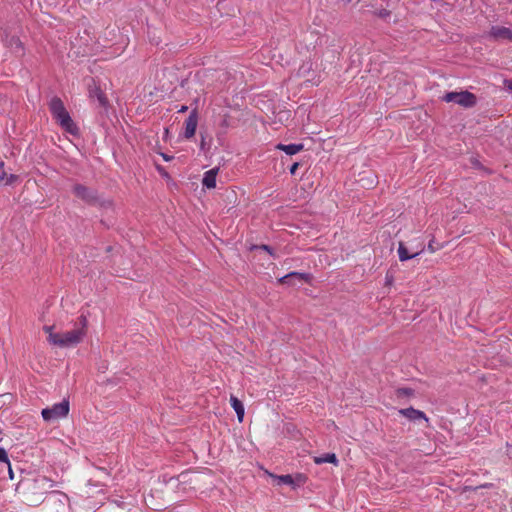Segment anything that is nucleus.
<instances>
[{"instance_id": "1", "label": "nucleus", "mask_w": 512, "mask_h": 512, "mask_svg": "<svg viewBox=\"0 0 512 512\" xmlns=\"http://www.w3.org/2000/svg\"><path fill=\"white\" fill-rule=\"evenodd\" d=\"M50 112L56 123L67 133L76 136L79 128L66 110L63 101L59 97H53L49 103Z\"/></svg>"}, {"instance_id": "2", "label": "nucleus", "mask_w": 512, "mask_h": 512, "mask_svg": "<svg viewBox=\"0 0 512 512\" xmlns=\"http://www.w3.org/2000/svg\"><path fill=\"white\" fill-rule=\"evenodd\" d=\"M80 327L75 328L71 331L59 333L58 335H53L54 346H58L61 348L73 347L78 345L84 339L87 333L88 320L86 316L81 315L79 317Z\"/></svg>"}, {"instance_id": "3", "label": "nucleus", "mask_w": 512, "mask_h": 512, "mask_svg": "<svg viewBox=\"0 0 512 512\" xmlns=\"http://www.w3.org/2000/svg\"><path fill=\"white\" fill-rule=\"evenodd\" d=\"M442 100L447 103H457L464 108H471L477 103L476 96L469 91L448 92L442 97Z\"/></svg>"}, {"instance_id": "4", "label": "nucleus", "mask_w": 512, "mask_h": 512, "mask_svg": "<svg viewBox=\"0 0 512 512\" xmlns=\"http://www.w3.org/2000/svg\"><path fill=\"white\" fill-rule=\"evenodd\" d=\"M69 413V401L63 400L60 403L54 404L50 408L42 410L41 414L45 421H55L61 418H65Z\"/></svg>"}, {"instance_id": "5", "label": "nucleus", "mask_w": 512, "mask_h": 512, "mask_svg": "<svg viewBox=\"0 0 512 512\" xmlns=\"http://www.w3.org/2000/svg\"><path fill=\"white\" fill-rule=\"evenodd\" d=\"M73 193L76 197L88 204H94L97 201L96 191L82 184L75 185L73 187Z\"/></svg>"}, {"instance_id": "6", "label": "nucleus", "mask_w": 512, "mask_h": 512, "mask_svg": "<svg viewBox=\"0 0 512 512\" xmlns=\"http://www.w3.org/2000/svg\"><path fill=\"white\" fill-rule=\"evenodd\" d=\"M398 413L410 421L424 420L429 423V418L426 416V414L423 411L413 407L399 409Z\"/></svg>"}, {"instance_id": "7", "label": "nucleus", "mask_w": 512, "mask_h": 512, "mask_svg": "<svg viewBox=\"0 0 512 512\" xmlns=\"http://www.w3.org/2000/svg\"><path fill=\"white\" fill-rule=\"evenodd\" d=\"M197 125H198V113H197V110L194 109L191 111L190 115L185 120L184 136L187 139L192 138L195 135Z\"/></svg>"}, {"instance_id": "8", "label": "nucleus", "mask_w": 512, "mask_h": 512, "mask_svg": "<svg viewBox=\"0 0 512 512\" xmlns=\"http://www.w3.org/2000/svg\"><path fill=\"white\" fill-rule=\"evenodd\" d=\"M489 36L495 40H509L512 41V30L503 26H492L489 31Z\"/></svg>"}, {"instance_id": "9", "label": "nucleus", "mask_w": 512, "mask_h": 512, "mask_svg": "<svg viewBox=\"0 0 512 512\" xmlns=\"http://www.w3.org/2000/svg\"><path fill=\"white\" fill-rule=\"evenodd\" d=\"M418 247H419L418 251H416L415 253L409 254L408 249L406 248L405 244L403 242H399L398 250H397L399 260L401 262H404V261H407L409 259H412V258L418 256L420 253L423 252L424 246L422 243H420Z\"/></svg>"}, {"instance_id": "10", "label": "nucleus", "mask_w": 512, "mask_h": 512, "mask_svg": "<svg viewBox=\"0 0 512 512\" xmlns=\"http://www.w3.org/2000/svg\"><path fill=\"white\" fill-rule=\"evenodd\" d=\"M218 173L217 168L210 169L209 171L205 172L202 184L208 189H212L216 187V176Z\"/></svg>"}, {"instance_id": "11", "label": "nucleus", "mask_w": 512, "mask_h": 512, "mask_svg": "<svg viewBox=\"0 0 512 512\" xmlns=\"http://www.w3.org/2000/svg\"><path fill=\"white\" fill-rule=\"evenodd\" d=\"M293 278H297L299 280H302V281H308L309 278H310V275L309 274H305V273H299V272H291V273H288L287 275L281 277L278 279V282L280 284H291V280Z\"/></svg>"}, {"instance_id": "12", "label": "nucleus", "mask_w": 512, "mask_h": 512, "mask_svg": "<svg viewBox=\"0 0 512 512\" xmlns=\"http://www.w3.org/2000/svg\"><path fill=\"white\" fill-rule=\"evenodd\" d=\"M18 180L15 174H7L4 170V162L0 160V184L11 185Z\"/></svg>"}, {"instance_id": "13", "label": "nucleus", "mask_w": 512, "mask_h": 512, "mask_svg": "<svg viewBox=\"0 0 512 512\" xmlns=\"http://www.w3.org/2000/svg\"><path fill=\"white\" fill-rule=\"evenodd\" d=\"M230 404H231L232 408L235 410L239 422H242L243 417H244V412H245L243 403L237 397L231 395L230 396Z\"/></svg>"}, {"instance_id": "14", "label": "nucleus", "mask_w": 512, "mask_h": 512, "mask_svg": "<svg viewBox=\"0 0 512 512\" xmlns=\"http://www.w3.org/2000/svg\"><path fill=\"white\" fill-rule=\"evenodd\" d=\"M313 461L315 464H318V465L324 464V463H331V464H334L335 466L338 465V459L334 453H326L321 456H315L313 458Z\"/></svg>"}, {"instance_id": "15", "label": "nucleus", "mask_w": 512, "mask_h": 512, "mask_svg": "<svg viewBox=\"0 0 512 512\" xmlns=\"http://www.w3.org/2000/svg\"><path fill=\"white\" fill-rule=\"evenodd\" d=\"M278 150L284 151L287 155H294L303 150L302 144H278L276 146Z\"/></svg>"}, {"instance_id": "16", "label": "nucleus", "mask_w": 512, "mask_h": 512, "mask_svg": "<svg viewBox=\"0 0 512 512\" xmlns=\"http://www.w3.org/2000/svg\"><path fill=\"white\" fill-rule=\"evenodd\" d=\"M6 45L12 49V51L16 54L23 53V45L18 37L12 36L9 39H6Z\"/></svg>"}, {"instance_id": "17", "label": "nucleus", "mask_w": 512, "mask_h": 512, "mask_svg": "<svg viewBox=\"0 0 512 512\" xmlns=\"http://www.w3.org/2000/svg\"><path fill=\"white\" fill-rule=\"evenodd\" d=\"M223 200L227 205H231L232 207L238 204V197L235 190H226L223 194Z\"/></svg>"}, {"instance_id": "18", "label": "nucleus", "mask_w": 512, "mask_h": 512, "mask_svg": "<svg viewBox=\"0 0 512 512\" xmlns=\"http://www.w3.org/2000/svg\"><path fill=\"white\" fill-rule=\"evenodd\" d=\"M395 395L397 398H412L415 396V391L409 387H400L395 390Z\"/></svg>"}, {"instance_id": "19", "label": "nucleus", "mask_w": 512, "mask_h": 512, "mask_svg": "<svg viewBox=\"0 0 512 512\" xmlns=\"http://www.w3.org/2000/svg\"><path fill=\"white\" fill-rule=\"evenodd\" d=\"M89 94L92 97H96L102 106L106 105L107 99L99 87L95 86L94 88L90 89Z\"/></svg>"}, {"instance_id": "20", "label": "nucleus", "mask_w": 512, "mask_h": 512, "mask_svg": "<svg viewBox=\"0 0 512 512\" xmlns=\"http://www.w3.org/2000/svg\"><path fill=\"white\" fill-rule=\"evenodd\" d=\"M274 477L277 479L278 484H286V485H291V486L294 485V479L289 474H287V475H280V476H274Z\"/></svg>"}, {"instance_id": "21", "label": "nucleus", "mask_w": 512, "mask_h": 512, "mask_svg": "<svg viewBox=\"0 0 512 512\" xmlns=\"http://www.w3.org/2000/svg\"><path fill=\"white\" fill-rule=\"evenodd\" d=\"M44 332L48 335V342L54 345L53 335H58L59 333L54 332V325H46L43 327Z\"/></svg>"}, {"instance_id": "22", "label": "nucleus", "mask_w": 512, "mask_h": 512, "mask_svg": "<svg viewBox=\"0 0 512 512\" xmlns=\"http://www.w3.org/2000/svg\"><path fill=\"white\" fill-rule=\"evenodd\" d=\"M0 462L10 464L7 452L4 448L0 447Z\"/></svg>"}, {"instance_id": "23", "label": "nucleus", "mask_w": 512, "mask_h": 512, "mask_svg": "<svg viewBox=\"0 0 512 512\" xmlns=\"http://www.w3.org/2000/svg\"><path fill=\"white\" fill-rule=\"evenodd\" d=\"M434 243V240H431L429 243H428V246H427V249L430 253H434L436 251V248L434 247L433 245Z\"/></svg>"}, {"instance_id": "24", "label": "nucleus", "mask_w": 512, "mask_h": 512, "mask_svg": "<svg viewBox=\"0 0 512 512\" xmlns=\"http://www.w3.org/2000/svg\"><path fill=\"white\" fill-rule=\"evenodd\" d=\"M299 167V163L295 162L291 167H290V173L291 174H295L296 173V170L298 169Z\"/></svg>"}, {"instance_id": "25", "label": "nucleus", "mask_w": 512, "mask_h": 512, "mask_svg": "<svg viewBox=\"0 0 512 512\" xmlns=\"http://www.w3.org/2000/svg\"><path fill=\"white\" fill-rule=\"evenodd\" d=\"M505 87L512 92V79L511 80H505L504 82Z\"/></svg>"}, {"instance_id": "26", "label": "nucleus", "mask_w": 512, "mask_h": 512, "mask_svg": "<svg viewBox=\"0 0 512 512\" xmlns=\"http://www.w3.org/2000/svg\"><path fill=\"white\" fill-rule=\"evenodd\" d=\"M393 277L389 274L386 275V285H392Z\"/></svg>"}, {"instance_id": "27", "label": "nucleus", "mask_w": 512, "mask_h": 512, "mask_svg": "<svg viewBox=\"0 0 512 512\" xmlns=\"http://www.w3.org/2000/svg\"><path fill=\"white\" fill-rule=\"evenodd\" d=\"M260 248H261V249H263V250H265V251H267V252H268V253H270L271 255H273L272 250H271V248H270L269 246H267V245H261V246H260Z\"/></svg>"}, {"instance_id": "28", "label": "nucleus", "mask_w": 512, "mask_h": 512, "mask_svg": "<svg viewBox=\"0 0 512 512\" xmlns=\"http://www.w3.org/2000/svg\"><path fill=\"white\" fill-rule=\"evenodd\" d=\"M489 487H492L491 483H486L484 485L479 486V488H489ZM475 489H478V487H476Z\"/></svg>"}, {"instance_id": "29", "label": "nucleus", "mask_w": 512, "mask_h": 512, "mask_svg": "<svg viewBox=\"0 0 512 512\" xmlns=\"http://www.w3.org/2000/svg\"><path fill=\"white\" fill-rule=\"evenodd\" d=\"M161 155H162L163 159H164L165 161H167V162H168V161H170V160L172 159V157H171V156H168V155H166V154H161Z\"/></svg>"}, {"instance_id": "30", "label": "nucleus", "mask_w": 512, "mask_h": 512, "mask_svg": "<svg viewBox=\"0 0 512 512\" xmlns=\"http://www.w3.org/2000/svg\"><path fill=\"white\" fill-rule=\"evenodd\" d=\"M187 109H188V107H187V106H182V107L179 109V112H180V113L186 112V111H187Z\"/></svg>"}, {"instance_id": "31", "label": "nucleus", "mask_w": 512, "mask_h": 512, "mask_svg": "<svg viewBox=\"0 0 512 512\" xmlns=\"http://www.w3.org/2000/svg\"><path fill=\"white\" fill-rule=\"evenodd\" d=\"M8 467H9V476L11 479H13V472H12V469H11V464H8Z\"/></svg>"}, {"instance_id": "32", "label": "nucleus", "mask_w": 512, "mask_h": 512, "mask_svg": "<svg viewBox=\"0 0 512 512\" xmlns=\"http://www.w3.org/2000/svg\"><path fill=\"white\" fill-rule=\"evenodd\" d=\"M388 14H389V12L386 10L384 12L380 13L381 16H387Z\"/></svg>"}]
</instances>
